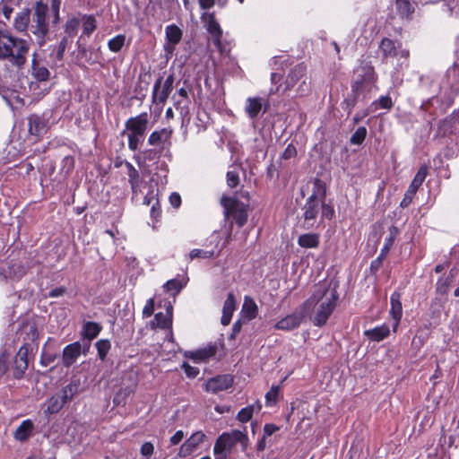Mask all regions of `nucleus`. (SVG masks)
Listing matches in <instances>:
<instances>
[{"label":"nucleus","instance_id":"58","mask_svg":"<svg viewBox=\"0 0 459 459\" xmlns=\"http://www.w3.org/2000/svg\"><path fill=\"white\" fill-rule=\"evenodd\" d=\"M169 203L173 207L178 208L181 204L180 195L178 193L171 194L169 196Z\"/></svg>","mask_w":459,"mask_h":459},{"label":"nucleus","instance_id":"1","mask_svg":"<svg viewBox=\"0 0 459 459\" xmlns=\"http://www.w3.org/2000/svg\"><path fill=\"white\" fill-rule=\"evenodd\" d=\"M30 48L27 39L15 37L7 30H0V60H7L21 70L27 63Z\"/></svg>","mask_w":459,"mask_h":459},{"label":"nucleus","instance_id":"39","mask_svg":"<svg viewBox=\"0 0 459 459\" xmlns=\"http://www.w3.org/2000/svg\"><path fill=\"white\" fill-rule=\"evenodd\" d=\"M28 368V361L14 358L13 377L17 379L22 377L24 372Z\"/></svg>","mask_w":459,"mask_h":459},{"label":"nucleus","instance_id":"60","mask_svg":"<svg viewBox=\"0 0 459 459\" xmlns=\"http://www.w3.org/2000/svg\"><path fill=\"white\" fill-rule=\"evenodd\" d=\"M279 428L273 424H265L264 427V435L265 437L272 436Z\"/></svg>","mask_w":459,"mask_h":459},{"label":"nucleus","instance_id":"14","mask_svg":"<svg viewBox=\"0 0 459 459\" xmlns=\"http://www.w3.org/2000/svg\"><path fill=\"white\" fill-rule=\"evenodd\" d=\"M206 438L205 434L203 431H196L193 433L189 438L181 446L179 449V456L187 457L195 451L200 444H202Z\"/></svg>","mask_w":459,"mask_h":459},{"label":"nucleus","instance_id":"51","mask_svg":"<svg viewBox=\"0 0 459 459\" xmlns=\"http://www.w3.org/2000/svg\"><path fill=\"white\" fill-rule=\"evenodd\" d=\"M56 358V354L43 352L41 355L40 362L43 366L47 367L53 363Z\"/></svg>","mask_w":459,"mask_h":459},{"label":"nucleus","instance_id":"11","mask_svg":"<svg viewBox=\"0 0 459 459\" xmlns=\"http://www.w3.org/2000/svg\"><path fill=\"white\" fill-rule=\"evenodd\" d=\"M379 48L383 53V56L385 58L388 57H400L403 59H407L410 56V52L408 49L403 48L401 43H395L392 39L388 38H384L381 40Z\"/></svg>","mask_w":459,"mask_h":459},{"label":"nucleus","instance_id":"56","mask_svg":"<svg viewBox=\"0 0 459 459\" xmlns=\"http://www.w3.org/2000/svg\"><path fill=\"white\" fill-rule=\"evenodd\" d=\"M182 368H184L185 373L189 377H195L199 374V369L198 368L191 367L190 365H188L186 363H184L182 365Z\"/></svg>","mask_w":459,"mask_h":459},{"label":"nucleus","instance_id":"27","mask_svg":"<svg viewBox=\"0 0 459 459\" xmlns=\"http://www.w3.org/2000/svg\"><path fill=\"white\" fill-rule=\"evenodd\" d=\"M298 244L304 248H316L319 245V235L316 233H306L299 237Z\"/></svg>","mask_w":459,"mask_h":459},{"label":"nucleus","instance_id":"63","mask_svg":"<svg viewBox=\"0 0 459 459\" xmlns=\"http://www.w3.org/2000/svg\"><path fill=\"white\" fill-rule=\"evenodd\" d=\"M66 292V289L65 287H58L52 290L49 292V297L57 298L63 296Z\"/></svg>","mask_w":459,"mask_h":459},{"label":"nucleus","instance_id":"21","mask_svg":"<svg viewBox=\"0 0 459 459\" xmlns=\"http://www.w3.org/2000/svg\"><path fill=\"white\" fill-rule=\"evenodd\" d=\"M236 308V299L232 292L228 294L222 308V316L221 322L223 325H228L230 323L233 312Z\"/></svg>","mask_w":459,"mask_h":459},{"label":"nucleus","instance_id":"19","mask_svg":"<svg viewBox=\"0 0 459 459\" xmlns=\"http://www.w3.org/2000/svg\"><path fill=\"white\" fill-rule=\"evenodd\" d=\"M127 169L128 181L134 196L141 193V186L143 180L141 178L139 171L129 162H126Z\"/></svg>","mask_w":459,"mask_h":459},{"label":"nucleus","instance_id":"57","mask_svg":"<svg viewBox=\"0 0 459 459\" xmlns=\"http://www.w3.org/2000/svg\"><path fill=\"white\" fill-rule=\"evenodd\" d=\"M28 353H29L28 347L26 345H23L19 349V351L15 356V359H21L22 360L28 361Z\"/></svg>","mask_w":459,"mask_h":459},{"label":"nucleus","instance_id":"46","mask_svg":"<svg viewBox=\"0 0 459 459\" xmlns=\"http://www.w3.org/2000/svg\"><path fill=\"white\" fill-rule=\"evenodd\" d=\"M78 26H79V20L71 19V20L67 21L65 25V32L69 37H73L74 35L76 34Z\"/></svg>","mask_w":459,"mask_h":459},{"label":"nucleus","instance_id":"35","mask_svg":"<svg viewBox=\"0 0 459 459\" xmlns=\"http://www.w3.org/2000/svg\"><path fill=\"white\" fill-rule=\"evenodd\" d=\"M100 330L101 326L94 322H87L83 326L84 336L89 340L96 338Z\"/></svg>","mask_w":459,"mask_h":459},{"label":"nucleus","instance_id":"7","mask_svg":"<svg viewBox=\"0 0 459 459\" xmlns=\"http://www.w3.org/2000/svg\"><path fill=\"white\" fill-rule=\"evenodd\" d=\"M77 389L78 385L74 383L65 385L59 393L48 399L47 411L50 414L58 412L65 403L72 400Z\"/></svg>","mask_w":459,"mask_h":459},{"label":"nucleus","instance_id":"16","mask_svg":"<svg viewBox=\"0 0 459 459\" xmlns=\"http://www.w3.org/2000/svg\"><path fill=\"white\" fill-rule=\"evenodd\" d=\"M233 384V377L231 375H219L210 378L205 384V389L213 394L226 390Z\"/></svg>","mask_w":459,"mask_h":459},{"label":"nucleus","instance_id":"32","mask_svg":"<svg viewBox=\"0 0 459 459\" xmlns=\"http://www.w3.org/2000/svg\"><path fill=\"white\" fill-rule=\"evenodd\" d=\"M167 311L169 315L160 312L157 313L154 316L157 326L161 329H168L171 325L172 307L169 306Z\"/></svg>","mask_w":459,"mask_h":459},{"label":"nucleus","instance_id":"33","mask_svg":"<svg viewBox=\"0 0 459 459\" xmlns=\"http://www.w3.org/2000/svg\"><path fill=\"white\" fill-rule=\"evenodd\" d=\"M399 234V230L396 226H391L389 228V236L385 238V243L381 250L382 257H385L389 250L394 245V239Z\"/></svg>","mask_w":459,"mask_h":459},{"label":"nucleus","instance_id":"4","mask_svg":"<svg viewBox=\"0 0 459 459\" xmlns=\"http://www.w3.org/2000/svg\"><path fill=\"white\" fill-rule=\"evenodd\" d=\"M239 445L242 451H246L248 446V437L241 430L233 429L230 432H223L215 441L213 452L216 456L227 457L230 455L233 449Z\"/></svg>","mask_w":459,"mask_h":459},{"label":"nucleus","instance_id":"48","mask_svg":"<svg viewBox=\"0 0 459 459\" xmlns=\"http://www.w3.org/2000/svg\"><path fill=\"white\" fill-rule=\"evenodd\" d=\"M96 29V21L92 16L85 18L83 22V33L90 35Z\"/></svg>","mask_w":459,"mask_h":459},{"label":"nucleus","instance_id":"55","mask_svg":"<svg viewBox=\"0 0 459 459\" xmlns=\"http://www.w3.org/2000/svg\"><path fill=\"white\" fill-rule=\"evenodd\" d=\"M297 154V150L295 148L294 145L292 144H289L285 151L283 152L281 157L284 159V160H289L292 157H295Z\"/></svg>","mask_w":459,"mask_h":459},{"label":"nucleus","instance_id":"47","mask_svg":"<svg viewBox=\"0 0 459 459\" xmlns=\"http://www.w3.org/2000/svg\"><path fill=\"white\" fill-rule=\"evenodd\" d=\"M143 204L152 207V215H155L156 206L159 205V200L156 198L153 192L147 195L143 199Z\"/></svg>","mask_w":459,"mask_h":459},{"label":"nucleus","instance_id":"64","mask_svg":"<svg viewBox=\"0 0 459 459\" xmlns=\"http://www.w3.org/2000/svg\"><path fill=\"white\" fill-rule=\"evenodd\" d=\"M198 3L202 9L207 10L215 4V0H198Z\"/></svg>","mask_w":459,"mask_h":459},{"label":"nucleus","instance_id":"26","mask_svg":"<svg viewBox=\"0 0 459 459\" xmlns=\"http://www.w3.org/2000/svg\"><path fill=\"white\" fill-rule=\"evenodd\" d=\"M31 12L29 9H23L14 19V27L19 31H24L29 24L30 25Z\"/></svg>","mask_w":459,"mask_h":459},{"label":"nucleus","instance_id":"8","mask_svg":"<svg viewBox=\"0 0 459 459\" xmlns=\"http://www.w3.org/2000/svg\"><path fill=\"white\" fill-rule=\"evenodd\" d=\"M225 209V215L233 217L238 227H243L247 221V212L245 206L238 201L223 196L221 200Z\"/></svg>","mask_w":459,"mask_h":459},{"label":"nucleus","instance_id":"36","mask_svg":"<svg viewBox=\"0 0 459 459\" xmlns=\"http://www.w3.org/2000/svg\"><path fill=\"white\" fill-rule=\"evenodd\" d=\"M123 135L126 134L127 135V138H128V148L133 151V152H135L136 150H138L139 148V144L140 143L142 142V138L143 137V135H138L136 134H134V133H126V131H124L122 133Z\"/></svg>","mask_w":459,"mask_h":459},{"label":"nucleus","instance_id":"9","mask_svg":"<svg viewBox=\"0 0 459 459\" xmlns=\"http://www.w3.org/2000/svg\"><path fill=\"white\" fill-rule=\"evenodd\" d=\"M174 80V75L169 74L163 83L161 77L155 82L152 91V101L154 103L163 104L166 102L172 91Z\"/></svg>","mask_w":459,"mask_h":459},{"label":"nucleus","instance_id":"12","mask_svg":"<svg viewBox=\"0 0 459 459\" xmlns=\"http://www.w3.org/2000/svg\"><path fill=\"white\" fill-rule=\"evenodd\" d=\"M201 20L204 22L207 31L211 34L212 42L215 46H221L222 37V30L215 18L214 13H204L201 16Z\"/></svg>","mask_w":459,"mask_h":459},{"label":"nucleus","instance_id":"49","mask_svg":"<svg viewBox=\"0 0 459 459\" xmlns=\"http://www.w3.org/2000/svg\"><path fill=\"white\" fill-rule=\"evenodd\" d=\"M59 9H60V0H52L51 1V11H52V22L54 24L59 22Z\"/></svg>","mask_w":459,"mask_h":459},{"label":"nucleus","instance_id":"34","mask_svg":"<svg viewBox=\"0 0 459 459\" xmlns=\"http://www.w3.org/2000/svg\"><path fill=\"white\" fill-rule=\"evenodd\" d=\"M215 354L216 348L210 346L192 352L190 357L195 360H206L207 359L213 357Z\"/></svg>","mask_w":459,"mask_h":459},{"label":"nucleus","instance_id":"62","mask_svg":"<svg viewBox=\"0 0 459 459\" xmlns=\"http://www.w3.org/2000/svg\"><path fill=\"white\" fill-rule=\"evenodd\" d=\"M384 258L385 257H382V255L380 254V255L377 259L372 261L371 265H370V270L373 273H376L380 268Z\"/></svg>","mask_w":459,"mask_h":459},{"label":"nucleus","instance_id":"23","mask_svg":"<svg viewBox=\"0 0 459 459\" xmlns=\"http://www.w3.org/2000/svg\"><path fill=\"white\" fill-rule=\"evenodd\" d=\"M393 319L395 321V326L403 316V306L401 302V294L399 292H394L391 296V310Z\"/></svg>","mask_w":459,"mask_h":459},{"label":"nucleus","instance_id":"24","mask_svg":"<svg viewBox=\"0 0 459 459\" xmlns=\"http://www.w3.org/2000/svg\"><path fill=\"white\" fill-rule=\"evenodd\" d=\"M183 31L177 25H169L166 28V39L169 48L174 49V47L178 44L182 39Z\"/></svg>","mask_w":459,"mask_h":459},{"label":"nucleus","instance_id":"37","mask_svg":"<svg viewBox=\"0 0 459 459\" xmlns=\"http://www.w3.org/2000/svg\"><path fill=\"white\" fill-rule=\"evenodd\" d=\"M320 201V210H321V219L332 220L334 215L333 207L325 203V199H319Z\"/></svg>","mask_w":459,"mask_h":459},{"label":"nucleus","instance_id":"59","mask_svg":"<svg viewBox=\"0 0 459 459\" xmlns=\"http://www.w3.org/2000/svg\"><path fill=\"white\" fill-rule=\"evenodd\" d=\"M185 435L182 430H178L171 437H170V443L172 445H178L179 444L182 439L184 438Z\"/></svg>","mask_w":459,"mask_h":459},{"label":"nucleus","instance_id":"41","mask_svg":"<svg viewBox=\"0 0 459 459\" xmlns=\"http://www.w3.org/2000/svg\"><path fill=\"white\" fill-rule=\"evenodd\" d=\"M367 135V129L364 126L359 127L351 137L352 144H361Z\"/></svg>","mask_w":459,"mask_h":459},{"label":"nucleus","instance_id":"50","mask_svg":"<svg viewBox=\"0 0 459 459\" xmlns=\"http://www.w3.org/2000/svg\"><path fill=\"white\" fill-rule=\"evenodd\" d=\"M239 183V178L237 172L228 171L227 172V184L230 187H236Z\"/></svg>","mask_w":459,"mask_h":459},{"label":"nucleus","instance_id":"22","mask_svg":"<svg viewBox=\"0 0 459 459\" xmlns=\"http://www.w3.org/2000/svg\"><path fill=\"white\" fill-rule=\"evenodd\" d=\"M306 67L303 65L295 66L288 74L285 80L284 91L290 90L305 75Z\"/></svg>","mask_w":459,"mask_h":459},{"label":"nucleus","instance_id":"38","mask_svg":"<svg viewBox=\"0 0 459 459\" xmlns=\"http://www.w3.org/2000/svg\"><path fill=\"white\" fill-rule=\"evenodd\" d=\"M110 347H111L110 342L106 339L100 340L96 342V348L98 351V354L101 360H104L106 359V356H107Z\"/></svg>","mask_w":459,"mask_h":459},{"label":"nucleus","instance_id":"3","mask_svg":"<svg viewBox=\"0 0 459 459\" xmlns=\"http://www.w3.org/2000/svg\"><path fill=\"white\" fill-rule=\"evenodd\" d=\"M375 82L376 75L373 66L365 65L355 70V78L351 84V91L354 94V99L351 100H346L343 102L346 106L345 109H347L348 114L351 113L352 108L355 106L356 100L361 94L365 95L371 91L372 88L375 86Z\"/></svg>","mask_w":459,"mask_h":459},{"label":"nucleus","instance_id":"13","mask_svg":"<svg viewBox=\"0 0 459 459\" xmlns=\"http://www.w3.org/2000/svg\"><path fill=\"white\" fill-rule=\"evenodd\" d=\"M149 125V115L146 112L130 117L126 121V132L134 133L138 135H144Z\"/></svg>","mask_w":459,"mask_h":459},{"label":"nucleus","instance_id":"10","mask_svg":"<svg viewBox=\"0 0 459 459\" xmlns=\"http://www.w3.org/2000/svg\"><path fill=\"white\" fill-rule=\"evenodd\" d=\"M427 175H428V167L426 165H423L419 169L417 174L415 175L411 185L409 186V187L404 195V197L401 201L400 206L402 208H406L411 204L414 195H416L419 187L424 182Z\"/></svg>","mask_w":459,"mask_h":459},{"label":"nucleus","instance_id":"18","mask_svg":"<svg viewBox=\"0 0 459 459\" xmlns=\"http://www.w3.org/2000/svg\"><path fill=\"white\" fill-rule=\"evenodd\" d=\"M82 352V345L79 342H75L67 345L63 351V365L66 368L72 366Z\"/></svg>","mask_w":459,"mask_h":459},{"label":"nucleus","instance_id":"45","mask_svg":"<svg viewBox=\"0 0 459 459\" xmlns=\"http://www.w3.org/2000/svg\"><path fill=\"white\" fill-rule=\"evenodd\" d=\"M396 8L399 13L403 16H407L411 13V4L408 0H396Z\"/></svg>","mask_w":459,"mask_h":459},{"label":"nucleus","instance_id":"44","mask_svg":"<svg viewBox=\"0 0 459 459\" xmlns=\"http://www.w3.org/2000/svg\"><path fill=\"white\" fill-rule=\"evenodd\" d=\"M255 411V405L247 406L243 408L237 416V419L241 422H247L251 420L252 415Z\"/></svg>","mask_w":459,"mask_h":459},{"label":"nucleus","instance_id":"43","mask_svg":"<svg viewBox=\"0 0 459 459\" xmlns=\"http://www.w3.org/2000/svg\"><path fill=\"white\" fill-rule=\"evenodd\" d=\"M214 255V251L212 250V251H208V250H204V249H198V248H195V249H193L190 253H189V258L191 260L195 259V258H203V259H206V258H211Z\"/></svg>","mask_w":459,"mask_h":459},{"label":"nucleus","instance_id":"29","mask_svg":"<svg viewBox=\"0 0 459 459\" xmlns=\"http://www.w3.org/2000/svg\"><path fill=\"white\" fill-rule=\"evenodd\" d=\"M242 313L248 321L254 319L256 316L257 306L252 298L248 296L245 297L242 306Z\"/></svg>","mask_w":459,"mask_h":459},{"label":"nucleus","instance_id":"40","mask_svg":"<svg viewBox=\"0 0 459 459\" xmlns=\"http://www.w3.org/2000/svg\"><path fill=\"white\" fill-rule=\"evenodd\" d=\"M125 41V35H117L108 41V48L113 52H118L123 48Z\"/></svg>","mask_w":459,"mask_h":459},{"label":"nucleus","instance_id":"54","mask_svg":"<svg viewBox=\"0 0 459 459\" xmlns=\"http://www.w3.org/2000/svg\"><path fill=\"white\" fill-rule=\"evenodd\" d=\"M278 392H279V386L273 385L271 387V389L265 394L266 401L268 403L275 402L276 398H277V395H278Z\"/></svg>","mask_w":459,"mask_h":459},{"label":"nucleus","instance_id":"30","mask_svg":"<svg viewBox=\"0 0 459 459\" xmlns=\"http://www.w3.org/2000/svg\"><path fill=\"white\" fill-rule=\"evenodd\" d=\"M262 99L260 98H248L247 100L246 112L250 118H255L262 109Z\"/></svg>","mask_w":459,"mask_h":459},{"label":"nucleus","instance_id":"31","mask_svg":"<svg viewBox=\"0 0 459 459\" xmlns=\"http://www.w3.org/2000/svg\"><path fill=\"white\" fill-rule=\"evenodd\" d=\"M389 327L382 325L365 332V334L372 341L379 342L389 335Z\"/></svg>","mask_w":459,"mask_h":459},{"label":"nucleus","instance_id":"15","mask_svg":"<svg viewBox=\"0 0 459 459\" xmlns=\"http://www.w3.org/2000/svg\"><path fill=\"white\" fill-rule=\"evenodd\" d=\"M305 312L301 310H297L290 315H288L284 318L278 321L274 327L278 330L282 331H290L297 327H299L304 319Z\"/></svg>","mask_w":459,"mask_h":459},{"label":"nucleus","instance_id":"2","mask_svg":"<svg viewBox=\"0 0 459 459\" xmlns=\"http://www.w3.org/2000/svg\"><path fill=\"white\" fill-rule=\"evenodd\" d=\"M338 293L335 288L330 289L321 285L306 305L318 304L316 309L313 323L316 326L324 325L336 307Z\"/></svg>","mask_w":459,"mask_h":459},{"label":"nucleus","instance_id":"52","mask_svg":"<svg viewBox=\"0 0 459 459\" xmlns=\"http://www.w3.org/2000/svg\"><path fill=\"white\" fill-rule=\"evenodd\" d=\"M154 311V300L153 299H150L147 300L146 305L143 307V316L149 317L153 314Z\"/></svg>","mask_w":459,"mask_h":459},{"label":"nucleus","instance_id":"25","mask_svg":"<svg viewBox=\"0 0 459 459\" xmlns=\"http://www.w3.org/2000/svg\"><path fill=\"white\" fill-rule=\"evenodd\" d=\"M34 424L30 420H23L22 424L16 429L14 432V437L19 441H25L32 434Z\"/></svg>","mask_w":459,"mask_h":459},{"label":"nucleus","instance_id":"20","mask_svg":"<svg viewBox=\"0 0 459 459\" xmlns=\"http://www.w3.org/2000/svg\"><path fill=\"white\" fill-rule=\"evenodd\" d=\"M29 120V132L31 135L39 136L47 131V122L39 115H30Z\"/></svg>","mask_w":459,"mask_h":459},{"label":"nucleus","instance_id":"17","mask_svg":"<svg viewBox=\"0 0 459 459\" xmlns=\"http://www.w3.org/2000/svg\"><path fill=\"white\" fill-rule=\"evenodd\" d=\"M172 134L173 129L170 127L153 131L148 138V143L152 146H162L164 144L170 145V138Z\"/></svg>","mask_w":459,"mask_h":459},{"label":"nucleus","instance_id":"6","mask_svg":"<svg viewBox=\"0 0 459 459\" xmlns=\"http://www.w3.org/2000/svg\"><path fill=\"white\" fill-rule=\"evenodd\" d=\"M30 30L32 34L38 38L44 39L45 36L48 33V6L42 1H38L34 4L33 12L31 13V20ZM40 42L39 44H42Z\"/></svg>","mask_w":459,"mask_h":459},{"label":"nucleus","instance_id":"61","mask_svg":"<svg viewBox=\"0 0 459 459\" xmlns=\"http://www.w3.org/2000/svg\"><path fill=\"white\" fill-rule=\"evenodd\" d=\"M130 394V390L128 388L126 389H120L118 393L114 397V403L117 404H119L121 400L120 398H124L125 396L128 395Z\"/></svg>","mask_w":459,"mask_h":459},{"label":"nucleus","instance_id":"42","mask_svg":"<svg viewBox=\"0 0 459 459\" xmlns=\"http://www.w3.org/2000/svg\"><path fill=\"white\" fill-rule=\"evenodd\" d=\"M185 284L186 282H183L182 281L173 279L168 281L165 283L164 288L166 289L167 291H175V293L177 294L180 291V290L184 287Z\"/></svg>","mask_w":459,"mask_h":459},{"label":"nucleus","instance_id":"5","mask_svg":"<svg viewBox=\"0 0 459 459\" xmlns=\"http://www.w3.org/2000/svg\"><path fill=\"white\" fill-rule=\"evenodd\" d=\"M326 198V188L325 183L316 178L314 181V189L312 195L307 199L304 206L302 207L305 227L309 229L314 227L316 218L320 212L319 199Z\"/></svg>","mask_w":459,"mask_h":459},{"label":"nucleus","instance_id":"53","mask_svg":"<svg viewBox=\"0 0 459 459\" xmlns=\"http://www.w3.org/2000/svg\"><path fill=\"white\" fill-rule=\"evenodd\" d=\"M153 445L151 442H145L142 445L141 454L143 456H151L153 453Z\"/></svg>","mask_w":459,"mask_h":459},{"label":"nucleus","instance_id":"28","mask_svg":"<svg viewBox=\"0 0 459 459\" xmlns=\"http://www.w3.org/2000/svg\"><path fill=\"white\" fill-rule=\"evenodd\" d=\"M32 75L40 82L48 80L50 73L48 69L42 65L35 57L32 60Z\"/></svg>","mask_w":459,"mask_h":459}]
</instances>
